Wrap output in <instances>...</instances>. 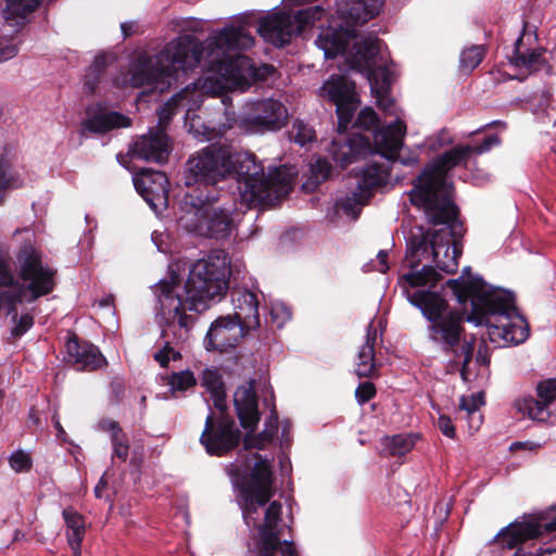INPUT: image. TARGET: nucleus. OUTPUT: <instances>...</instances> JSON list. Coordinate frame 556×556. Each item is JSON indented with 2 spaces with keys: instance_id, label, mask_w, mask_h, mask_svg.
Returning <instances> with one entry per match:
<instances>
[{
  "instance_id": "obj_1",
  "label": "nucleus",
  "mask_w": 556,
  "mask_h": 556,
  "mask_svg": "<svg viewBox=\"0 0 556 556\" xmlns=\"http://www.w3.org/2000/svg\"><path fill=\"white\" fill-rule=\"evenodd\" d=\"M254 45V38L244 26H227L210 36L205 46L193 36H180L168 42L154 56H140L130 70L134 87H151L161 92L179 77L205 62L206 76L202 90L212 96L225 91H244L255 81H265L275 74V67L262 64L256 67L251 59L240 54Z\"/></svg>"
},
{
  "instance_id": "obj_2",
  "label": "nucleus",
  "mask_w": 556,
  "mask_h": 556,
  "mask_svg": "<svg viewBox=\"0 0 556 556\" xmlns=\"http://www.w3.org/2000/svg\"><path fill=\"white\" fill-rule=\"evenodd\" d=\"M500 143V137L491 135L480 144H458L425 167L408 195L412 204L424 210L429 224L439 228L409 238L403 261V268L408 270L400 278H441L432 266L424 265L419 268L421 258L429 255L443 274L456 273L457 258L462 253L459 239L464 228L457 218L458 210L452 200V185L446 180V174L457 166L470 168L473 156Z\"/></svg>"
},
{
  "instance_id": "obj_3",
  "label": "nucleus",
  "mask_w": 556,
  "mask_h": 556,
  "mask_svg": "<svg viewBox=\"0 0 556 556\" xmlns=\"http://www.w3.org/2000/svg\"><path fill=\"white\" fill-rule=\"evenodd\" d=\"M237 175L239 199L248 207L271 204L286 197L295 173L286 166L266 176L264 166L252 153H233L227 144H210L192 154L186 168V185H216Z\"/></svg>"
},
{
  "instance_id": "obj_4",
  "label": "nucleus",
  "mask_w": 556,
  "mask_h": 556,
  "mask_svg": "<svg viewBox=\"0 0 556 556\" xmlns=\"http://www.w3.org/2000/svg\"><path fill=\"white\" fill-rule=\"evenodd\" d=\"M254 465L247 473V468L239 462L227 466V473L240 497L242 517L248 527L258 530L256 556H299L294 544L281 540L283 525L281 520L282 504L271 501L276 493L271 471V459L254 454Z\"/></svg>"
},
{
  "instance_id": "obj_5",
  "label": "nucleus",
  "mask_w": 556,
  "mask_h": 556,
  "mask_svg": "<svg viewBox=\"0 0 556 556\" xmlns=\"http://www.w3.org/2000/svg\"><path fill=\"white\" fill-rule=\"evenodd\" d=\"M230 289L229 280H159L153 286L162 316L161 349L154 359L166 367L180 358L175 345L186 342L194 324L187 311L201 312L219 302Z\"/></svg>"
},
{
  "instance_id": "obj_6",
  "label": "nucleus",
  "mask_w": 556,
  "mask_h": 556,
  "mask_svg": "<svg viewBox=\"0 0 556 556\" xmlns=\"http://www.w3.org/2000/svg\"><path fill=\"white\" fill-rule=\"evenodd\" d=\"M440 281L399 280V285L407 301L429 321L430 341L440 345L443 352L453 353L455 357L462 359L460 376L463 380H467L466 368L471 362L475 343L466 339L464 323L473 316V307L471 306L469 315L451 308L445 292H454L447 286V280L445 283H439Z\"/></svg>"
},
{
  "instance_id": "obj_7",
  "label": "nucleus",
  "mask_w": 556,
  "mask_h": 556,
  "mask_svg": "<svg viewBox=\"0 0 556 556\" xmlns=\"http://www.w3.org/2000/svg\"><path fill=\"white\" fill-rule=\"evenodd\" d=\"M459 304L470 302L469 323L489 326V338L498 346L519 345L530 336V326L519 313L511 291L488 285L485 280H447Z\"/></svg>"
},
{
  "instance_id": "obj_8",
  "label": "nucleus",
  "mask_w": 556,
  "mask_h": 556,
  "mask_svg": "<svg viewBox=\"0 0 556 556\" xmlns=\"http://www.w3.org/2000/svg\"><path fill=\"white\" fill-rule=\"evenodd\" d=\"M406 134V125L399 117L394 123L380 128L374 134V142L377 153L387 162H371L364 168L356 172V186L352 195H348L342 201V210L345 214L356 219L362 207L371 197L372 190L384 185L390 176L388 163L395 161L403 144Z\"/></svg>"
},
{
  "instance_id": "obj_9",
  "label": "nucleus",
  "mask_w": 556,
  "mask_h": 556,
  "mask_svg": "<svg viewBox=\"0 0 556 556\" xmlns=\"http://www.w3.org/2000/svg\"><path fill=\"white\" fill-rule=\"evenodd\" d=\"M201 384L211 394V400L220 416L215 419L213 413L207 415L200 441L208 454L223 456L238 446L241 433L233 419L224 414L226 393L218 370L205 368L202 371Z\"/></svg>"
},
{
  "instance_id": "obj_10",
  "label": "nucleus",
  "mask_w": 556,
  "mask_h": 556,
  "mask_svg": "<svg viewBox=\"0 0 556 556\" xmlns=\"http://www.w3.org/2000/svg\"><path fill=\"white\" fill-rule=\"evenodd\" d=\"M380 40L372 35L361 38L350 51L349 62L353 70L364 74L377 99V105L388 115H397L394 100L389 96L391 72L379 58Z\"/></svg>"
},
{
  "instance_id": "obj_11",
  "label": "nucleus",
  "mask_w": 556,
  "mask_h": 556,
  "mask_svg": "<svg viewBox=\"0 0 556 556\" xmlns=\"http://www.w3.org/2000/svg\"><path fill=\"white\" fill-rule=\"evenodd\" d=\"M22 281L0 280V312L4 311L11 317V334L14 338H21L34 325L33 309L27 305L54 288V280Z\"/></svg>"
},
{
  "instance_id": "obj_12",
  "label": "nucleus",
  "mask_w": 556,
  "mask_h": 556,
  "mask_svg": "<svg viewBox=\"0 0 556 556\" xmlns=\"http://www.w3.org/2000/svg\"><path fill=\"white\" fill-rule=\"evenodd\" d=\"M199 201L201 205L192 203L190 210L179 217L181 227L203 238L217 241L228 239L239 225L240 214L235 204L208 203V197Z\"/></svg>"
},
{
  "instance_id": "obj_13",
  "label": "nucleus",
  "mask_w": 556,
  "mask_h": 556,
  "mask_svg": "<svg viewBox=\"0 0 556 556\" xmlns=\"http://www.w3.org/2000/svg\"><path fill=\"white\" fill-rule=\"evenodd\" d=\"M552 533L554 545L544 543L534 554L523 556H556V508L509 523L495 535L493 542L502 548L513 549L527 540ZM514 556H519V552Z\"/></svg>"
},
{
  "instance_id": "obj_14",
  "label": "nucleus",
  "mask_w": 556,
  "mask_h": 556,
  "mask_svg": "<svg viewBox=\"0 0 556 556\" xmlns=\"http://www.w3.org/2000/svg\"><path fill=\"white\" fill-rule=\"evenodd\" d=\"M320 11L319 7H314L299 10L294 15L275 12L260 20L257 31L265 41L283 47L293 36L300 35L306 26L313 24Z\"/></svg>"
},
{
  "instance_id": "obj_15",
  "label": "nucleus",
  "mask_w": 556,
  "mask_h": 556,
  "mask_svg": "<svg viewBox=\"0 0 556 556\" xmlns=\"http://www.w3.org/2000/svg\"><path fill=\"white\" fill-rule=\"evenodd\" d=\"M168 278H231L239 275L230 266V260L224 250H214L207 256L191 262L186 257H176L168 264Z\"/></svg>"
},
{
  "instance_id": "obj_16",
  "label": "nucleus",
  "mask_w": 556,
  "mask_h": 556,
  "mask_svg": "<svg viewBox=\"0 0 556 556\" xmlns=\"http://www.w3.org/2000/svg\"><path fill=\"white\" fill-rule=\"evenodd\" d=\"M288 118V109L280 100L266 98L249 104L240 119V126L254 134L277 131L287 125Z\"/></svg>"
},
{
  "instance_id": "obj_17",
  "label": "nucleus",
  "mask_w": 556,
  "mask_h": 556,
  "mask_svg": "<svg viewBox=\"0 0 556 556\" xmlns=\"http://www.w3.org/2000/svg\"><path fill=\"white\" fill-rule=\"evenodd\" d=\"M354 89V83L344 76L336 75H332L320 89L321 97L337 106L339 130L348 127L357 109L358 101Z\"/></svg>"
},
{
  "instance_id": "obj_18",
  "label": "nucleus",
  "mask_w": 556,
  "mask_h": 556,
  "mask_svg": "<svg viewBox=\"0 0 556 556\" xmlns=\"http://www.w3.org/2000/svg\"><path fill=\"white\" fill-rule=\"evenodd\" d=\"M260 295L263 293L254 286L248 287L243 283L235 285L231 288L230 296L233 305V318L241 323L248 330H255L261 326Z\"/></svg>"
},
{
  "instance_id": "obj_19",
  "label": "nucleus",
  "mask_w": 556,
  "mask_h": 556,
  "mask_svg": "<svg viewBox=\"0 0 556 556\" xmlns=\"http://www.w3.org/2000/svg\"><path fill=\"white\" fill-rule=\"evenodd\" d=\"M137 192L153 211L165 207L168 201V179L163 172L141 169L134 177Z\"/></svg>"
},
{
  "instance_id": "obj_20",
  "label": "nucleus",
  "mask_w": 556,
  "mask_h": 556,
  "mask_svg": "<svg viewBox=\"0 0 556 556\" xmlns=\"http://www.w3.org/2000/svg\"><path fill=\"white\" fill-rule=\"evenodd\" d=\"M536 391L539 400L532 396L519 397L515 401L514 406L530 419L545 422L551 416L548 406L556 400V378L541 381Z\"/></svg>"
},
{
  "instance_id": "obj_21",
  "label": "nucleus",
  "mask_w": 556,
  "mask_h": 556,
  "mask_svg": "<svg viewBox=\"0 0 556 556\" xmlns=\"http://www.w3.org/2000/svg\"><path fill=\"white\" fill-rule=\"evenodd\" d=\"M245 331L249 330L243 328L241 323L233 317H219L211 325L206 333L204 339L205 349L224 352L235 348Z\"/></svg>"
},
{
  "instance_id": "obj_22",
  "label": "nucleus",
  "mask_w": 556,
  "mask_h": 556,
  "mask_svg": "<svg viewBox=\"0 0 556 556\" xmlns=\"http://www.w3.org/2000/svg\"><path fill=\"white\" fill-rule=\"evenodd\" d=\"M130 151L136 159L161 164L169 156V138L163 129L151 128L135 141Z\"/></svg>"
},
{
  "instance_id": "obj_23",
  "label": "nucleus",
  "mask_w": 556,
  "mask_h": 556,
  "mask_svg": "<svg viewBox=\"0 0 556 556\" xmlns=\"http://www.w3.org/2000/svg\"><path fill=\"white\" fill-rule=\"evenodd\" d=\"M87 117L83 121V131L92 134H105L116 128H125L131 125L128 116L111 111L100 104L89 106Z\"/></svg>"
},
{
  "instance_id": "obj_24",
  "label": "nucleus",
  "mask_w": 556,
  "mask_h": 556,
  "mask_svg": "<svg viewBox=\"0 0 556 556\" xmlns=\"http://www.w3.org/2000/svg\"><path fill=\"white\" fill-rule=\"evenodd\" d=\"M233 404L241 426L253 431L260 421L257 396L253 387V380L237 388L233 394Z\"/></svg>"
},
{
  "instance_id": "obj_25",
  "label": "nucleus",
  "mask_w": 556,
  "mask_h": 556,
  "mask_svg": "<svg viewBox=\"0 0 556 556\" xmlns=\"http://www.w3.org/2000/svg\"><path fill=\"white\" fill-rule=\"evenodd\" d=\"M66 352L68 362L77 370L92 371L105 364V358L97 346L86 342L79 343L75 338L67 341Z\"/></svg>"
},
{
  "instance_id": "obj_26",
  "label": "nucleus",
  "mask_w": 556,
  "mask_h": 556,
  "mask_svg": "<svg viewBox=\"0 0 556 556\" xmlns=\"http://www.w3.org/2000/svg\"><path fill=\"white\" fill-rule=\"evenodd\" d=\"M329 151L334 162L344 167L369 151V140L359 135H353L350 138H336L332 140Z\"/></svg>"
},
{
  "instance_id": "obj_27",
  "label": "nucleus",
  "mask_w": 556,
  "mask_h": 556,
  "mask_svg": "<svg viewBox=\"0 0 556 556\" xmlns=\"http://www.w3.org/2000/svg\"><path fill=\"white\" fill-rule=\"evenodd\" d=\"M21 278H53L56 270L42 258L31 244H25L17 254Z\"/></svg>"
},
{
  "instance_id": "obj_28",
  "label": "nucleus",
  "mask_w": 556,
  "mask_h": 556,
  "mask_svg": "<svg viewBox=\"0 0 556 556\" xmlns=\"http://www.w3.org/2000/svg\"><path fill=\"white\" fill-rule=\"evenodd\" d=\"M15 161L16 151L13 146L0 149V204L4 201L7 190L20 189L25 184L22 173L13 168Z\"/></svg>"
},
{
  "instance_id": "obj_29",
  "label": "nucleus",
  "mask_w": 556,
  "mask_h": 556,
  "mask_svg": "<svg viewBox=\"0 0 556 556\" xmlns=\"http://www.w3.org/2000/svg\"><path fill=\"white\" fill-rule=\"evenodd\" d=\"M355 37L354 30L324 29L316 39V45L324 51L325 58H334L345 51L349 38Z\"/></svg>"
},
{
  "instance_id": "obj_30",
  "label": "nucleus",
  "mask_w": 556,
  "mask_h": 556,
  "mask_svg": "<svg viewBox=\"0 0 556 556\" xmlns=\"http://www.w3.org/2000/svg\"><path fill=\"white\" fill-rule=\"evenodd\" d=\"M377 329L370 323L367 327L365 343L361 346L357 355L356 374L358 377H370L375 371V344Z\"/></svg>"
},
{
  "instance_id": "obj_31",
  "label": "nucleus",
  "mask_w": 556,
  "mask_h": 556,
  "mask_svg": "<svg viewBox=\"0 0 556 556\" xmlns=\"http://www.w3.org/2000/svg\"><path fill=\"white\" fill-rule=\"evenodd\" d=\"M66 526V540L71 548L77 551L86 535V521L81 514L73 507H66L62 513Z\"/></svg>"
},
{
  "instance_id": "obj_32",
  "label": "nucleus",
  "mask_w": 556,
  "mask_h": 556,
  "mask_svg": "<svg viewBox=\"0 0 556 556\" xmlns=\"http://www.w3.org/2000/svg\"><path fill=\"white\" fill-rule=\"evenodd\" d=\"M522 38L519 37L516 40V49L513 58V62L516 67L522 68L528 73L538 72L545 67L546 61L544 59L545 50L543 49H527L521 50Z\"/></svg>"
},
{
  "instance_id": "obj_33",
  "label": "nucleus",
  "mask_w": 556,
  "mask_h": 556,
  "mask_svg": "<svg viewBox=\"0 0 556 556\" xmlns=\"http://www.w3.org/2000/svg\"><path fill=\"white\" fill-rule=\"evenodd\" d=\"M99 428L110 433L113 446L112 458H118L123 463L126 462L129 452L128 438L118 422L112 419H102L99 422Z\"/></svg>"
},
{
  "instance_id": "obj_34",
  "label": "nucleus",
  "mask_w": 556,
  "mask_h": 556,
  "mask_svg": "<svg viewBox=\"0 0 556 556\" xmlns=\"http://www.w3.org/2000/svg\"><path fill=\"white\" fill-rule=\"evenodd\" d=\"M483 404L484 400L481 392L473 393L469 396L463 395L459 400V410L465 414L463 418L468 420L471 431H477L482 425L483 417L479 409Z\"/></svg>"
},
{
  "instance_id": "obj_35",
  "label": "nucleus",
  "mask_w": 556,
  "mask_h": 556,
  "mask_svg": "<svg viewBox=\"0 0 556 556\" xmlns=\"http://www.w3.org/2000/svg\"><path fill=\"white\" fill-rule=\"evenodd\" d=\"M277 430H278V415L275 409V406L273 405V407L270 409L269 418L265 425V429L263 430L262 433H260L257 435L248 433L243 440L244 448L245 450H251V448L263 450V448H265L273 441Z\"/></svg>"
},
{
  "instance_id": "obj_36",
  "label": "nucleus",
  "mask_w": 556,
  "mask_h": 556,
  "mask_svg": "<svg viewBox=\"0 0 556 556\" xmlns=\"http://www.w3.org/2000/svg\"><path fill=\"white\" fill-rule=\"evenodd\" d=\"M416 434H395L381 440V453L386 456H403L415 446Z\"/></svg>"
},
{
  "instance_id": "obj_37",
  "label": "nucleus",
  "mask_w": 556,
  "mask_h": 556,
  "mask_svg": "<svg viewBox=\"0 0 556 556\" xmlns=\"http://www.w3.org/2000/svg\"><path fill=\"white\" fill-rule=\"evenodd\" d=\"M39 3L40 0H7L3 16L7 21L18 23L34 12Z\"/></svg>"
},
{
  "instance_id": "obj_38",
  "label": "nucleus",
  "mask_w": 556,
  "mask_h": 556,
  "mask_svg": "<svg viewBox=\"0 0 556 556\" xmlns=\"http://www.w3.org/2000/svg\"><path fill=\"white\" fill-rule=\"evenodd\" d=\"M382 4V0H356L349 13L356 23L364 24L379 14Z\"/></svg>"
},
{
  "instance_id": "obj_39",
  "label": "nucleus",
  "mask_w": 556,
  "mask_h": 556,
  "mask_svg": "<svg viewBox=\"0 0 556 556\" xmlns=\"http://www.w3.org/2000/svg\"><path fill=\"white\" fill-rule=\"evenodd\" d=\"M191 94L192 92L189 88H186L172 97V99L159 110V125L154 129H163L165 131V127L174 115L175 109L179 105H187L190 101Z\"/></svg>"
},
{
  "instance_id": "obj_40",
  "label": "nucleus",
  "mask_w": 556,
  "mask_h": 556,
  "mask_svg": "<svg viewBox=\"0 0 556 556\" xmlns=\"http://www.w3.org/2000/svg\"><path fill=\"white\" fill-rule=\"evenodd\" d=\"M104 67L105 58L103 55L96 56L93 63L87 70L84 78V90L86 92L92 93L96 91Z\"/></svg>"
},
{
  "instance_id": "obj_41",
  "label": "nucleus",
  "mask_w": 556,
  "mask_h": 556,
  "mask_svg": "<svg viewBox=\"0 0 556 556\" xmlns=\"http://www.w3.org/2000/svg\"><path fill=\"white\" fill-rule=\"evenodd\" d=\"M290 136L294 142L302 147L312 143L316 139V134L313 127L304 123L302 119H295L293 122Z\"/></svg>"
},
{
  "instance_id": "obj_42",
  "label": "nucleus",
  "mask_w": 556,
  "mask_h": 556,
  "mask_svg": "<svg viewBox=\"0 0 556 556\" xmlns=\"http://www.w3.org/2000/svg\"><path fill=\"white\" fill-rule=\"evenodd\" d=\"M484 55L482 46H472L465 49L460 54V67L463 71L471 72L482 61Z\"/></svg>"
},
{
  "instance_id": "obj_43",
  "label": "nucleus",
  "mask_w": 556,
  "mask_h": 556,
  "mask_svg": "<svg viewBox=\"0 0 556 556\" xmlns=\"http://www.w3.org/2000/svg\"><path fill=\"white\" fill-rule=\"evenodd\" d=\"M169 387L170 391L173 393L179 391L184 392L188 390L189 388H192L195 386L197 380L194 378V375L190 370H182L179 372H173L169 378Z\"/></svg>"
},
{
  "instance_id": "obj_44",
  "label": "nucleus",
  "mask_w": 556,
  "mask_h": 556,
  "mask_svg": "<svg viewBox=\"0 0 556 556\" xmlns=\"http://www.w3.org/2000/svg\"><path fill=\"white\" fill-rule=\"evenodd\" d=\"M270 323L278 328L291 319L290 308L282 302H273L269 306Z\"/></svg>"
},
{
  "instance_id": "obj_45",
  "label": "nucleus",
  "mask_w": 556,
  "mask_h": 556,
  "mask_svg": "<svg viewBox=\"0 0 556 556\" xmlns=\"http://www.w3.org/2000/svg\"><path fill=\"white\" fill-rule=\"evenodd\" d=\"M389 269V262H388V252L384 250H381L378 252L376 260H371L370 262L366 263L364 265V271L366 274L369 273H379V274H387Z\"/></svg>"
},
{
  "instance_id": "obj_46",
  "label": "nucleus",
  "mask_w": 556,
  "mask_h": 556,
  "mask_svg": "<svg viewBox=\"0 0 556 556\" xmlns=\"http://www.w3.org/2000/svg\"><path fill=\"white\" fill-rule=\"evenodd\" d=\"M9 463L11 468L15 472L28 471L31 467V459L29 455L23 451L14 452L10 458Z\"/></svg>"
},
{
  "instance_id": "obj_47",
  "label": "nucleus",
  "mask_w": 556,
  "mask_h": 556,
  "mask_svg": "<svg viewBox=\"0 0 556 556\" xmlns=\"http://www.w3.org/2000/svg\"><path fill=\"white\" fill-rule=\"evenodd\" d=\"M331 164L324 157H317L311 164L312 175L317 181L327 179L331 174Z\"/></svg>"
},
{
  "instance_id": "obj_48",
  "label": "nucleus",
  "mask_w": 556,
  "mask_h": 556,
  "mask_svg": "<svg viewBox=\"0 0 556 556\" xmlns=\"http://www.w3.org/2000/svg\"><path fill=\"white\" fill-rule=\"evenodd\" d=\"M378 123V116L374 109L371 108H365L363 109L358 116L356 124L358 127H362L364 129H370L371 127L376 126Z\"/></svg>"
},
{
  "instance_id": "obj_49",
  "label": "nucleus",
  "mask_w": 556,
  "mask_h": 556,
  "mask_svg": "<svg viewBox=\"0 0 556 556\" xmlns=\"http://www.w3.org/2000/svg\"><path fill=\"white\" fill-rule=\"evenodd\" d=\"M375 386L369 381L361 383L355 391L356 400L361 405L371 400L375 396Z\"/></svg>"
},
{
  "instance_id": "obj_50",
  "label": "nucleus",
  "mask_w": 556,
  "mask_h": 556,
  "mask_svg": "<svg viewBox=\"0 0 556 556\" xmlns=\"http://www.w3.org/2000/svg\"><path fill=\"white\" fill-rule=\"evenodd\" d=\"M437 425H438V428L441 430V432L444 435H446L451 439H453L455 437V433H456L455 427L453 425L452 419L448 416L440 415V417L438 418Z\"/></svg>"
},
{
  "instance_id": "obj_51",
  "label": "nucleus",
  "mask_w": 556,
  "mask_h": 556,
  "mask_svg": "<svg viewBox=\"0 0 556 556\" xmlns=\"http://www.w3.org/2000/svg\"><path fill=\"white\" fill-rule=\"evenodd\" d=\"M18 52V49L13 43H7L3 47H0V62L8 61L15 56Z\"/></svg>"
},
{
  "instance_id": "obj_52",
  "label": "nucleus",
  "mask_w": 556,
  "mask_h": 556,
  "mask_svg": "<svg viewBox=\"0 0 556 556\" xmlns=\"http://www.w3.org/2000/svg\"><path fill=\"white\" fill-rule=\"evenodd\" d=\"M0 278H13L10 270V260L2 253H0Z\"/></svg>"
},
{
  "instance_id": "obj_53",
  "label": "nucleus",
  "mask_w": 556,
  "mask_h": 556,
  "mask_svg": "<svg viewBox=\"0 0 556 556\" xmlns=\"http://www.w3.org/2000/svg\"><path fill=\"white\" fill-rule=\"evenodd\" d=\"M52 421H53L54 428L56 430L58 440L61 441L62 443H68L70 441L67 438V433L65 432L64 428L62 427L56 414L52 417Z\"/></svg>"
},
{
  "instance_id": "obj_54",
  "label": "nucleus",
  "mask_w": 556,
  "mask_h": 556,
  "mask_svg": "<svg viewBox=\"0 0 556 556\" xmlns=\"http://www.w3.org/2000/svg\"><path fill=\"white\" fill-rule=\"evenodd\" d=\"M515 447H525L530 451L539 450L542 447V444L535 442H516L511 445V448Z\"/></svg>"
},
{
  "instance_id": "obj_55",
  "label": "nucleus",
  "mask_w": 556,
  "mask_h": 556,
  "mask_svg": "<svg viewBox=\"0 0 556 556\" xmlns=\"http://www.w3.org/2000/svg\"><path fill=\"white\" fill-rule=\"evenodd\" d=\"M105 481H104V477H102L99 481V483L96 485L94 488V494L97 497H101L102 496V490L105 488Z\"/></svg>"
},
{
  "instance_id": "obj_56",
  "label": "nucleus",
  "mask_w": 556,
  "mask_h": 556,
  "mask_svg": "<svg viewBox=\"0 0 556 556\" xmlns=\"http://www.w3.org/2000/svg\"><path fill=\"white\" fill-rule=\"evenodd\" d=\"M459 278H473L472 275H471V268L470 267H464Z\"/></svg>"
},
{
  "instance_id": "obj_57",
  "label": "nucleus",
  "mask_w": 556,
  "mask_h": 556,
  "mask_svg": "<svg viewBox=\"0 0 556 556\" xmlns=\"http://www.w3.org/2000/svg\"><path fill=\"white\" fill-rule=\"evenodd\" d=\"M401 162L405 165H412V164H415L417 163V157L416 156H412V157H408V159H401Z\"/></svg>"
},
{
  "instance_id": "obj_58",
  "label": "nucleus",
  "mask_w": 556,
  "mask_h": 556,
  "mask_svg": "<svg viewBox=\"0 0 556 556\" xmlns=\"http://www.w3.org/2000/svg\"><path fill=\"white\" fill-rule=\"evenodd\" d=\"M111 301H112V298L104 299V300L100 301V305L108 306V305H110Z\"/></svg>"
},
{
  "instance_id": "obj_59",
  "label": "nucleus",
  "mask_w": 556,
  "mask_h": 556,
  "mask_svg": "<svg viewBox=\"0 0 556 556\" xmlns=\"http://www.w3.org/2000/svg\"><path fill=\"white\" fill-rule=\"evenodd\" d=\"M73 551V556H81V545H78L77 553L75 548H71Z\"/></svg>"
},
{
  "instance_id": "obj_60",
  "label": "nucleus",
  "mask_w": 556,
  "mask_h": 556,
  "mask_svg": "<svg viewBox=\"0 0 556 556\" xmlns=\"http://www.w3.org/2000/svg\"><path fill=\"white\" fill-rule=\"evenodd\" d=\"M492 124H493V125H503V126H504V124H503L502 122H500V121H495V122H493Z\"/></svg>"
},
{
  "instance_id": "obj_61",
  "label": "nucleus",
  "mask_w": 556,
  "mask_h": 556,
  "mask_svg": "<svg viewBox=\"0 0 556 556\" xmlns=\"http://www.w3.org/2000/svg\"><path fill=\"white\" fill-rule=\"evenodd\" d=\"M122 29L126 34V25L125 24L122 25Z\"/></svg>"
}]
</instances>
